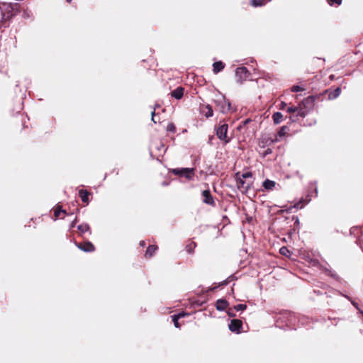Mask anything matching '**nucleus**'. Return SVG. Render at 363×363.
<instances>
[{"label":"nucleus","instance_id":"9d476101","mask_svg":"<svg viewBox=\"0 0 363 363\" xmlns=\"http://www.w3.org/2000/svg\"><path fill=\"white\" fill-rule=\"evenodd\" d=\"M313 98L312 96H308L306 99H305L299 105L308 111L310 108L313 107Z\"/></svg>","mask_w":363,"mask_h":363},{"label":"nucleus","instance_id":"393cba45","mask_svg":"<svg viewBox=\"0 0 363 363\" xmlns=\"http://www.w3.org/2000/svg\"><path fill=\"white\" fill-rule=\"evenodd\" d=\"M65 213V211L62 210L61 208V206H58L57 208H56L54 211V216L55 217H58L60 216V213Z\"/></svg>","mask_w":363,"mask_h":363},{"label":"nucleus","instance_id":"473e14b6","mask_svg":"<svg viewBox=\"0 0 363 363\" xmlns=\"http://www.w3.org/2000/svg\"><path fill=\"white\" fill-rule=\"evenodd\" d=\"M228 315L230 316V317H234L235 316V314L233 311V309L232 308H229L228 311Z\"/></svg>","mask_w":363,"mask_h":363},{"label":"nucleus","instance_id":"aec40b11","mask_svg":"<svg viewBox=\"0 0 363 363\" xmlns=\"http://www.w3.org/2000/svg\"><path fill=\"white\" fill-rule=\"evenodd\" d=\"M297 108H298V110L296 111L297 116L304 118L308 114V111L307 109H306L305 108L302 107L300 105Z\"/></svg>","mask_w":363,"mask_h":363},{"label":"nucleus","instance_id":"f704fd0d","mask_svg":"<svg viewBox=\"0 0 363 363\" xmlns=\"http://www.w3.org/2000/svg\"><path fill=\"white\" fill-rule=\"evenodd\" d=\"M286 106V104L285 102L282 101V102H281V104L279 105V108L284 109Z\"/></svg>","mask_w":363,"mask_h":363},{"label":"nucleus","instance_id":"0eeeda50","mask_svg":"<svg viewBox=\"0 0 363 363\" xmlns=\"http://www.w3.org/2000/svg\"><path fill=\"white\" fill-rule=\"evenodd\" d=\"M242 328V321L238 319H233L229 324V329L232 332L240 333V330Z\"/></svg>","mask_w":363,"mask_h":363},{"label":"nucleus","instance_id":"b1692460","mask_svg":"<svg viewBox=\"0 0 363 363\" xmlns=\"http://www.w3.org/2000/svg\"><path fill=\"white\" fill-rule=\"evenodd\" d=\"M340 93H341V89L337 87L334 90L332 95H330V98H333V99L337 98V96H340Z\"/></svg>","mask_w":363,"mask_h":363},{"label":"nucleus","instance_id":"7ed1b4c3","mask_svg":"<svg viewBox=\"0 0 363 363\" xmlns=\"http://www.w3.org/2000/svg\"><path fill=\"white\" fill-rule=\"evenodd\" d=\"M239 173L235 174V179L238 189L242 193H246L253 184V180H245L240 177Z\"/></svg>","mask_w":363,"mask_h":363},{"label":"nucleus","instance_id":"4be33fe9","mask_svg":"<svg viewBox=\"0 0 363 363\" xmlns=\"http://www.w3.org/2000/svg\"><path fill=\"white\" fill-rule=\"evenodd\" d=\"M205 108L207 109V111L204 113L205 116L206 118L213 116V109H212L211 106L208 104L205 106Z\"/></svg>","mask_w":363,"mask_h":363},{"label":"nucleus","instance_id":"f03ea898","mask_svg":"<svg viewBox=\"0 0 363 363\" xmlns=\"http://www.w3.org/2000/svg\"><path fill=\"white\" fill-rule=\"evenodd\" d=\"M214 103L219 111L223 113H226L230 111V103L223 96H218L215 100Z\"/></svg>","mask_w":363,"mask_h":363},{"label":"nucleus","instance_id":"79ce46f5","mask_svg":"<svg viewBox=\"0 0 363 363\" xmlns=\"http://www.w3.org/2000/svg\"><path fill=\"white\" fill-rule=\"evenodd\" d=\"M248 121H249V120H246V121H245V124L248 123Z\"/></svg>","mask_w":363,"mask_h":363},{"label":"nucleus","instance_id":"ddd939ff","mask_svg":"<svg viewBox=\"0 0 363 363\" xmlns=\"http://www.w3.org/2000/svg\"><path fill=\"white\" fill-rule=\"evenodd\" d=\"M228 306V302L224 299H219L216 301V307L218 311H224Z\"/></svg>","mask_w":363,"mask_h":363},{"label":"nucleus","instance_id":"f257e3e1","mask_svg":"<svg viewBox=\"0 0 363 363\" xmlns=\"http://www.w3.org/2000/svg\"><path fill=\"white\" fill-rule=\"evenodd\" d=\"M20 6L18 3H4L0 6L2 19L5 21L10 20L19 12Z\"/></svg>","mask_w":363,"mask_h":363},{"label":"nucleus","instance_id":"20e7f679","mask_svg":"<svg viewBox=\"0 0 363 363\" xmlns=\"http://www.w3.org/2000/svg\"><path fill=\"white\" fill-rule=\"evenodd\" d=\"M172 172L175 175L184 177L188 179H191L194 176V169L192 168H175L172 169Z\"/></svg>","mask_w":363,"mask_h":363},{"label":"nucleus","instance_id":"4c0bfd02","mask_svg":"<svg viewBox=\"0 0 363 363\" xmlns=\"http://www.w3.org/2000/svg\"><path fill=\"white\" fill-rule=\"evenodd\" d=\"M300 203H301V201H300V202H298V203H296V204L294 205V207H295V208H302V206H300Z\"/></svg>","mask_w":363,"mask_h":363},{"label":"nucleus","instance_id":"c756f323","mask_svg":"<svg viewBox=\"0 0 363 363\" xmlns=\"http://www.w3.org/2000/svg\"><path fill=\"white\" fill-rule=\"evenodd\" d=\"M303 90H304V89L299 86H293L291 88V91L294 92H298V91H303Z\"/></svg>","mask_w":363,"mask_h":363},{"label":"nucleus","instance_id":"72a5a7b5","mask_svg":"<svg viewBox=\"0 0 363 363\" xmlns=\"http://www.w3.org/2000/svg\"><path fill=\"white\" fill-rule=\"evenodd\" d=\"M189 314L188 313H186L184 312H182V313H178L177 315L178 316L179 318H183L186 315H188Z\"/></svg>","mask_w":363,"mask_h":363},{"label":"nucleus","instance_id":"7c9ffc66","mask_svg":"<svg viewBox=\"0 0 363 363\" xmlns=\"http://www.w3.org/2000/svg\"><path fill=\"white\" fill-rule=\"evenodd\" d=\"M328 2L330 5L337 4L340 5L342 3V0H328Z\"/></svg>","mask_w":363,"mask_h":363},{"label":"nucleus","instance_id":"f3484780","mask_svg":"<svg viewBox=\"0 0 363 363\" xmlns=\"http://www.w3.org/2000/svg\"><path fill=\"white\" fill-rule=\"evenodd\" d=\"M275 185H276L275 182L269 180V179H266L263 182V187L268 190H272L273 188L275 186Z\"/></svg>","mask_w":363,"mask_h":363},{"label":"nucleus","instance_id":"4468645a","mask_svg":"<svg viewBox=\"0 0 363 363\" xmlns=\"http://www.w3.org/2000/svg\"><path fill=\"white\" fill-rule=\"evenodd\" d=\"M89 194H90L89 192H88L86 190L81 189L79 191V197L81 198L82 202H84L86 204L89 203Z\"/></svg>","mask_w":363,"mask_h":363},{"label":"nucleus","instance_id":"58836bf2","mask_svg":"<svg viewBox=\"0 0 363 363\" xmlns=\"http://www.w3.org/2000/svg\"><path fill=\"white\" fill-rule=\"evenodd\" d=\"M152 121L154 122V123H156L155 120V111H153L152 112Z\"/></svg>","mask_w":363,"mask_h":363},{"label":"nucleus","instance_id":"2eb2a0df","mask_svg":"<svg viewBox=\"0 0 363 363\" xmlns=\"http://www.w3.org/2000/svg\"><path fill=\"white\" fill-rule=\"evenodd\" d=\"M213 72L215 74H217L218 72H220L223 69L225 65L221 61L216 62L213 64Z\"/></svg>","mask_w":363,"mask_h":363},{"label":"nucleus","instance_id":"6ab92c4d","mask_svg":"<svg viewBox=\"0 0 363 363\" xmlns=\"http://www.w3.org/2000/svg\"><path fill=\"white\" fill-rule=\"evenodd\" d=\"M157 249V246L155 245H150L145 252L146 257H152L153 254L155 252L156 250Z\"/></svg>","mask_w":363,"mask_h":363},{"label":"nucleus","instance_id":"bb28decb","mask_svg":"<svg viewBox=\"0 0 363 363\" xmlns=\"http://www.w3.org/2000/svg\"><path fill=\"white\" fill-rule=\"evenodd\" d=\"M247 308V306L245 304H238L234 307V310L239 311H244Z\"/></svg>","mask_w":363,"mask_h":363},{"label":"nucleus","instance_id":"9b49d317","mask_svg":"<svg viewBox=\"0 0 363 363\" xmlns=\"http://www.w3.org/2000/svg\"><path fill=\"white\" fill-rule=\"evenodd\" d=\"M184 89L182 86H179L172 91L171 95L172 97L180 99L183 96Z\"/></svg>","mask_w":363,"mask_h":363},{"label":"nucleus","instance_id":"dca6fc26","mask_svg":"<svg viewBox=\"0 0 363 363\" xmlns=\"http://www.w3.org/2000/svg\"><path fill=\"white\" fill-rule=\"evenodd\" d=\"M236 173H239V176H240V177H242V179H245V180H253L252 179V174L251 172L250 171H246V172H237Z\"/></svg>","mask_w":363,"mask_h":363},{"label":"nucleus","instance_id":"c85d7f7f","mask_svg":"<svg viewBox=\"0 0 363 363\" xmlns=\"http://www.w3.org/2000/svg\"><path fill=\"white\" fill-rule=\"evenodd\" d=\"M167 130L169 132H174L176 130L175 125L170 123L167 125Z\"/></svg>","mask_w":363,"mask_h":363},{"label":"nucleus","instance_id":"37998d69","mask_svg":"<svg viewBox=\"0 0 363 363\" xmlns=\"http://www.w3.org/2000/svg\"><path fill=\"white\" fill-rule=\"evenodd\" d=\"M72 0H67L68 3H70Z\"/></svg>","mask_w":363,"mask_h":363},{"label":"nucleus","instance_id":"5701e85b","mask_svg":"<svg viewBox=\"0 0 363 363\" xmlns=\"http://www.w3.org/2000/svg\"><path fill=\"white\" fill-rule=\"evenodd\" d=\"M196 244L194 242L186 245V251L189 253H192L194 252V248L196 247Z\"/></svg>","mask_w":363,"mask_h":363},{"label":"nucleus","instance_id":"423d86ee","mask_svg":"<svg viewBox=\"0 0 363 363\" xmlns=\"http://www.w3.org/2000/svg\"><path fill=\"white\" fill-rule=\"evenodd\" d=\"M228 125L223 124L216 129V135L219 139L224 140L225 143L229 142L227 137Z\"/></svg>","mask_w":363,"mask_h":363},{"label":"nucleus","instance_id":"f8f14e48","mask_svg":"<svg viewBox=\"0 0 363 363\" xmlns=\"http://www.w3.org/2000/svg\"><path fill=\"white\" fill-rule=\"evenodd\" d=\"M289 131V128L288 126H286V125L282 126L280 128V130L278 131V133L276 135L275 140L276 141L279 140V138L285 136L288 133Z\"/></svg>","mask_w":363,"mask_h":363},{"label":"nucleus","instance_id":"ea45409f","mask_svg":"<svg viewBox=\"0 0 363 363\" xmlns=\"http://www.w3.org/2000/svg\"><path fill=\"white\" fill-rule=\"evenodd\" d=\"M140 246L144 247L145 245V241H140Z\"/></svg>","mask_w":363,"mask_h":363},{"label":"nucleus","instance_id":"39448f33","mask_svg":"<svg viewBox=\"0 0 363 363\" xmlns=\"http://www.w3.org/2000/svg\"><path fill=\"white\" fill-rule=\"evenodd\" d=\"M250 75V72L245 67H238L235 70L236 81L242 84Z\"/></svg>","mask_w":363,"mask_h":363},{"label":"nucleus","instance_id":"a211bd4d","mask_svg":"<svg viewBox=\"0 0 363 363\" xmlns=\"http://www.w3.org/2000/svg\"><path fill=\"white\" fill-rule=\"evenodd\" d=\"M272 118H273L274 123L275 124H279L283 118V115L280 112H276L273 114Z\"/></svg>","mask_w":363,"mask_h":363},{"label":"nucleus","instance_id":"2f4dec72","mask_svg":"<svg viewBox=\"0 0 363 363\" xmlns=\"http://www.w3.org/2000/svg\"><path fill=\"white\" fill-rule=\"evenodd\" d=\"M297 110H298L297 107L289 106L287 108L288 113H294V112H296Z\"/></svg>","mask_w":363,"mask_h":363},{"label":"nucleus","instance_id":"c9c22d12","mask_svg":"<svg viewBox=\"0 0 363 363\" xmlns=\"http://www.w3.org/2000/svg\"><path fill=\"white\" fill-rule=\"evenodd\" d=\"M77 223V218H75L72 223H71V225H70V228H74L75 224Z\"/></svg>","mask_w":363,"mask_h":363},{"label":"nucleus","instance_id":"cd10ccee","mask_svg":"<svg viewBox=\"0 0 363 363\" xmlns=\"http://www.w3.org/2000/svg\"><path fill=\"white\" fill-rule=\"evenodd\" d=\"M179 319V318H178L177 315H172V321L174 322L175 327L178 328L180 327L179 323L178 322Z\"/></svg>","mask_w":363,"mask_h":363},{"label":"nucleus","instance_id":"6e6552de","mask_svg":"<svg viewBox=\"0 0 363 363\" xmlns=\"http://www.w3.org/2000/svg\"><path fill=\"white\" fill-rule=\"evenodd\" d=\"M202 196L203 197V202L211 206L215 205L214 199L211 194V192L209 190H204L202 192Z\"/></svg>","mask_w":363,"mask_h":363},{"label":"nucleus","instance_id":"a19ab883","mask_svg":"<svg viewBox=\"0 0 363 363\" xmlns=\"http://www.w3.org/2000/svg\"><path fill=\"white\" fill-rule=\"evenodd\" d=\"M315 196H317V194H318V189H317V187L315 188Z\"/></svg>","mask_w":363,"mask_h":363},{"label":"nucleus","instance_id":"1a4fd4ad","mask_svg":"<svg viewBox=\"0 0 363 363\" xmlns=\"http://www.w3.org/2000/svg\"><path fill=\"white\" fill-rule=\"evenodd\" d=\"M78 248L84 252H93L95 250L94 245L91 242H85L84 243L77 244Z\"/></svg>","mask_w":363,"mask_h":363},{"label":"nucleus","instance_id":"e433bc0d","mask_svg":"<svg viewBox=\"0 0 363 363\" xmlns=\"http://www.w3.org/2000/svg\"><path fill=\"white\" fill-rule=\"evenodd\" d=\"M285 251H287V249H286V247H281V248L280 249V252H281V254H283V255H284V254H285Z\"/></svg>","mask_w":363,"mask_h":363},{"label":"nucleus","instance_id":"a878e982","mask_svg":"<svg viewBox=\"0 0 363 363\" xmlns=\"http://www.w3.org/2000/svg\"><path fill=\"white\" fill-rule=\"evenodd\" d=\"M264 4L263 0H252V5L253 6H262Z\"/></svg>","mask_w":363,"mask_h":363},{"label":"nucleus","instance_id":"412c9836","mask_svg":"<svg viewBox=\"0 0 363 363\" xmlns=\"http://www.w3.org/2000/svg\"><path fill=\"white\" fill-rule=\"evenodd\" d=\"M77 228L82 233L86 232H90V228L87 223L80 224L77 226Z\"/></svg>","mask_w":363,"mask_h":363}]
</instances>
